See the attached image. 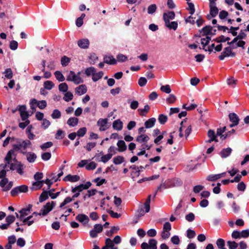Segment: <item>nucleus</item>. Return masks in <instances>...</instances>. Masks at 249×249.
Masks as SVG:
<instances>
[{
  "label": "nucleus",
  "instance_id": "obj_54",
  "mask_svg": "<svg viewBox=\"0 0 249 249\" xmlns=\"http://www.w3.org/2000/svg\"><path fill=\"white\" fill-rule=\"evenodd\" d=\"M65 137V132L61 130L58 129L55 136L56 139H62Z\"/></svg>",
  "mask_w": 249,
  "mask_h": 249
},
{
  "label": "nucleus",
  "instance_id": "obj_49",
  "mask_svg": "<svg viewBox=\"0 0 249 249\" xmlns=\"http://www.w3.org/2000/svg\"><path fill=\"white\" fill-rule=\"evenodd\" d=\"M5 77L7 79H11L13 77V71L10 68L6 69L3 72Z\"/></svg>",
  "mask_w": 249,
  "mask_h": 249
},
{
  "label": "nucleus",
  "instance_id": "obj_25",
  "mask_svg": "<svg viewBox=\"0 0 249 249\" xmlns=\"http://www.w3.org/2000/svg\"><path fill=\"white\" fill-rule=\"evenodd\" d=\"M78 123V119L76 117H71L70 118L68 121L67 124L70 126L74 127L77 125Z\"/></svg>",
  "mask_w": 249,
  "mask_h": 249
},
{
  "label": "nucleus",
  "instance_id": "obj_3",
  "mask_svg": "<svg viewBox=\"0 0 249 249\" xmlns=\"http://www.w3.org/2000/svg\"><path fill=\"white\" fill-rule=\"evenodd\" d=\"M28 191V187L26 185L14 187L10 192V194L12 196H15L20 193H26Z\"/></svg>",
  "mask_w": 249,
  "mask_h": 249
},
{
  "label": "nucleus",
  "instance_id": "obj_42",
  "mask_svg": "<svg viewBox=\"0 0 249 249\" xmlns=\"http://www.w3.org/2000/svg\"><path fill=\"white\" fill-rule=\"evenodd\" d=\"M83 190H86L85 187H84V184H81L75 187L74 188H72L71 189V192L72 193H75V192H77L80 193Z\"/></svg>",
  "mask_w": 249,
  "mask_h": 249
},
{
  "label": "nucleus",
  "instance_id": "obj_9",
  "mask_svg": "<svg viewBox=\"0 0 249 249\" xmlns=\"http://www.w3.org/2000/svg\"><path fill=\"white\" fill-rule=\"evenodd\" d=\"M78 46L82 49H87L89 47V41L88 39L83 38L80 39L77 42Z\"/></svg>",
  "mask_w": 249,
  "mask_h": 249
},
{
  "label": "nucleus",
  "instance_id": "obj_56",
  "mask_svg": "<svg viewBox=\"0 0 249 249\" xmlns=\"http://www.w3.org/2000/svg\"><path fill=\"white\" fill-rule=\"evenodd\" d=\"M18 142V144H14L12 145V148L10 149V151H12V152H13L14 154L15 152L21 150V144L20 143V142Z\"/></svg>",
  "mask_w": 249,
  "mask_h": 249
},
{
  "label": "nucleus",
  "instance_id": "obj_60",
  "mask_svg": "<svg viewBox=\"0 0 249 249\" xmlns=\"http://www.w3.org/2000/svg\"><path fill=\"white\" fill-rule=\"evenodd\" d=\"M187 237L189 239L193 238L195 237L196 233L194 230L189 229L187 230Z\"/></svg>",
  "mask_w": 249,
  "mask_h": 249
},
{
  "label": "nucleus",
  "instance_id": "obj_20",
  "mask_svg": "<svg viewBox=\"0 0 249 249\" xmlns=\"http://www.w3.org/2000/svg\"><path fill=\"white\" fill-rule=\"evenodd\" d=\"M149 140V137L145 134H141L136 138V141L139 143L147 142Z\"/></svg>",
  "mask_w": 249,
  "mask_h": 249
},
{
  "label": "nucleus",
  "instance_id": "obj_50",
  "mask_svg": "<svg viewBox=\"0 0 249 249\" xmlns=\"http://www.w3.org/2000/svg\"><path fill=\"white\" fill-rule=\"evenodd\" d=\"M53 145V143L52 142H47L41 144L40 147L42 150L45 151L47 148L52 147Z\"/></svg>",
  "mask_w": 249,
  "mask_h": 249
},
{
  "label": "nucleus",
  "instance_id": "obj_30",
  "mask_svg": "<svg viewBox=\"0 0 249 249\" xmlns=\"http://www.w3.org/2000/svg\"><path fill=\"white\" fill-rule=\"evenodd\" d=\"M124 161V158L121 156H117L114 157L113 159V163L116 165H118L122 163Z\"/></svg>",
  "mask_w": 249,
  "mask_h": 249
},
{
  "label": "nucleus",
  "instance_id": "obj_41",
  "mask_svg": "<svg viewBox=\"0 0 249 249\" xmlns=\"http://www.w3.org/2000/svg\"><path fill=\"white\" fill-rule=\"evenodd\" d=\"M149 249H157V241L155 239H150L149 240Z\"/></svg>",
  "mask_w": 249,
  "mask_h": 249
},
{
  "label": "nucleus",
  "instance_id": "obj_43",
  "mask_svg": "<svg viewBox=\"0 0 249 249\" xmlns=\"http://www.w3.org/2000/svg\"><path fill=\"white\" fill-rule=\"evenodd\" d=\"M92 182L96 183L97 186H100L103 184H105L107 182V181L105 178L100 179V178H97L93 180Z\"/></svg>",
  "mask_w": 249,
  "mask_h": 249
},
{
  "label": "nucleus",
  "instance_id": "obj_13",
  "mask_svg": "<svg viewBox=\"0 0 249 249\" xmlns=\"http://www.w3.org/2000/svg\"><path fill=\"white\" fill-rule=\"evenodd\" d=\"M213 28L210 25H207L204 27L200 31L202 32V36H207L212 35Z\"/></svg>",
  "mask_w": 249,
  "mask_h": 249
},
{
  "label": "nucleus",
  "instance_id": "obj_63",
  "mask_svg": "<svg viewBox=\"0 0 249 249\" xmlns=\"http://www.w3.org/2000/svg\"><path fill=\"white\" fill-rule=\"evenodd\" d=\"M52 155L50 152H45L41 154V159L44 161L49 160L51 158Z\"/></svg>",
  "mask_w": 249,
  "mask_h": 249
},
{
  "label": "nucleus",
  "instance_id": "obj_64",
  "mask_svg": "<svg viewBox=\"0 0 249 249\" xmlns=\"http://www.w3.org/2000/svg\"><path fill=\"white\" fill-rule=\"evenodd\" d=\"M195 219V215L193 213H190L185 215V219L188 222H192Z\"/></svg>",
  "mask_w": 249,
  "mask_h": 249
},
{
  "label": "nucleus",
  "instance_id": "obj_52",
  "mask_svg": "<svg viewBox=\"0 0 249 249\" xmlns=\"http://www.w3.org/2000/svg\"><path fill=\"white\" fill-rule=\"evenodd\" d=\"M73 97V94L71 92L68 91L66 92L63 97V99L66 102L71 101Z\"/></svg>",
  "mask_w": 249,
  "mask_h": 249
},
{
  "label": "nucleus",
  "instance_id": "obj_40",
  "mask_svg": "<svg viewBox=\"0 0 249 249\" xmlns=\"http://www.w3.org/2000/svg\"><path fill=\"white\" fill-rule=\"evenodd\" d=\"M15 217L14 215H9L5 218V221L6 222V223L5 224L9 227L10 225L15 221Z\"/></svg>",
  "mask_w": 249,
  "mask_h": 249
},
{
  "label": "nucleus",
  "instance_id": "obj_28",
  "mask_svg": "<svg viewBox=\"0 0 249 249\" xmlns=\"http://www.w3.org/2000/svg\"><path fill=\"white\" fill-rule=\"evenodd\" d=\"M150 108V106L148 105H146L144 106L143 108L139 109L138 111L139 112L140 115L141 116H145Z\"/></svg>",
  "mask_w": 249,
  "mask_h": 249
},
{
  "label": "nucleus",
  "instance_id": "obj_29",
  "mask_svg": "<svg viewBox=\"0 0 249 249\" xmlns=\"http://www.w3.org/2000/svg\"><path fill=\"white\" fill-rule=\"evenodd\" d=\"M103 75L104 72L102 71H100L97 73L95 72L92 76V80L93 82H97L101 79Z\"/></svg>",
  "mask_w": 249,
  "mask_h": 249
},
{
  "label": "nucleus",
  "instance_id": "obj_32",
  "mask_svg": "<svg viewBox=\"0 0 249 249\" xmlns=\"http://www.w3.org/2000/svg\"><path fill=\"white\" fill-rule=\"evenodd\" d=\"M211 39V37L208 36H207L205 38H202L201 39V44L203 45L202 49L205 51H207V50L205 49V47L209 43Z\"/></svg>",
  "mask_w": 249,
  "mask_h": 249
},
{
  "label": "nucleus",
  "instance_id": "obj_26",
  "mask_svg": "<svg viewBox=\"0 0 249 249\" xmlns=\"http://www.w3.org/2000/svg\"><path fill=\"white\" fill-rule=\"evenodd\" d=\"M14 155L15 154L12 152V151L9 150L6 157L4 159V161L6 162L4 164H7V166L9 165L12 160V156Z\"/></svg>",
  "mask_w": 249,
  "mask_h": 249
},
{
  "label": "nucleus",
  "instance_id": "obj_27",
  "mask_svg": "<svg viewBox=\"0 0 249 249\" xmlns=\"http://www.w3.org/2000/svg\"><path fill=\"white\" fill-rule=\"evenodd\" d=\"M32 185H33V187H32L31 188V189L32 190H39L43 186L42 181L41 180V181H36L34 182L33 183Z\"/></svg>",
  "mask_w": 249,
  "mask_h": 249
},
{
  "label": "nucleus",
  "instance_id": "obj_45",
  "mask_svg": "<svg viewBox=\"0 0 249 249\" xmlns=\"http://www.w3.org/2000/svg\"><path fill=\"white\" fill-rule=\"evenodd\" d=\"M157 7L155 4H152L149 5L147 8V13L149 14L152 15L157 10Z\"/></svg>",
  "mask_w": 249,
  "mask_h": 249
},
{
  "label": "nucleus",
  "instance_id": "obj_61",
  "mask_svg": "<svg viewBox=\"0 0 249 249\" xmlns=\"http://www.w3.org/2000/svg\"><path fill=\"white\" fill-rule=\"evenodd\" d=\"M220 178L219 175L218 174L215 175H210L207 177V180L210 181H214Z\"/></svg>",
  "mask_w": 249,
  "mask_h": 249
},
{
  "label": "nucleus",
  "instance_id": "obj_48",
  "mask_svg": "<svg viewBox=\"0 0 249 249\" xmlns=\"http://www.w3.org/2000/svg\"><path fill=\"white\" fill-rule=\"evenodd\" d=\"M167 116L162 114H160L158 117V121L161 124H164L167 121Z\"/></svg>",
  "mask_w": 249,
  "mask_h": 249
},
{
  "label": "nucleus",
  "instance_id": "obj_6",
  "mask_svg": "<svg viewBox=\"0 0 249 249\" xmlns=\"http://www.w3.org/2000/svg\"><path fill=\"white\" fill-rule=\"evenodd\" d=\"M31 104H36L41 109H44L47 106V102L45 100L37 101L36 99H32L30 101Z\"/></svg>",
  "mask_w": 249,
  "mask_h": 249
},
{
  "label": "nucleus",
  "instance_id": "obj_46",
  "mask_svg": "<svg viewBox=\"0 0 249 249\" xmlns=\"http://www.w3.org/2000/svg\"><path fill=\"white\" fill-rule=\"evenodd\" d=\"M61 115V112L58 109H55L53 110L51 117L53 119H56L60 118Z\"/></svg>",
  "mask_w": 249,
  "mask_h": 249
},
{
  "label": "nucleus",
  "instance_id": "obj_34",
  "mask_svg": "<svg viewBox=\"0 0 249 249\" xmlns=\"http://www.w3.org/2000/svg\"><path fill=\"white\" fill-rule=\"evenodd\" d=\"M230 38L229 37H225L223 35H221L218 37H217L213 39V40L217 43L225 42L226 41H229Z\"/></svg>",
  "mask_w": 249,
  "mask_h": 249
},
{
  "label": "nucleus",
  "instance_id": "obj_51",
  "mask_svg": "<svg viewBox=\"0 0 249 249\" xmlns=\"http://www.w3.org/2000/svg\"><path fill=\"white\" fill-rule=\"evenodd\" d=\"M117 60L120 62H125L127 60V56L122 54L119 53L116 56Z\"/></svg>",
  "mask_w": 249,
  "mask_h": 249
},
{
  "label": "nucleus",
  "instance_id": "obj_10",
  "mask_svg": "<svg viewBox=\"0 0 249 249\" xmlns=\"http://www.w3.org/2000/svg\"><path fill=\"white\" fill-rule=\"evenodd\" d=\"M75 92L79 95L86 93L87 91V88L85 85H81L75 89Z\"/></svg>",
  "mask_w": 249,
  "mask_h": 249
},
{
  "label": "nucleus",
  "instance_id": "obj_19",
  "mask_svg": "<svg viewBox=\"0 0 249 249\" xmlns=\"http://www.w3.org/2000/svg\"><path fill=\"white\" fill-rule=\"evenodd\" d=\"M118 147V151L120 152H122L126 150L127 148L125 142L123 140H119L117 143Z\"/></svg>",
  "mask_w": 249,
  "mask_h": 249
},
{
  "label": "nucleus",
  "instance_id": "obj_17",
  "mask_svg": "<svg viewBox=\"0 0 249 249\" xmlns=\"http://www.w3.org/2000/svg\"><path fill=\"white\" fill-rule=\"evenodd\" d=\"M232 151V149L230 147L223 149L220 152L219 154L222 158H226L229 157Z\"/></svg>",
  "mask_w": 249,
  "mask_h": 249
},
{
  "label": "nucleus",
  "instance_id": "obj_11",
  "mask_svg": "<svg viewBox=\"0 0 249 249\" xmlns=\"http://www.w3.org/2000/svg\"><path fill=\"white\" fill-rule=\"evenodd\" d=\"M104 62L109 65H115L117 63V60L112 55H105L104 57Z\"/></svg>",
  "mask_w": 249,
  "mask_h": 249
},
{
  "label": "nucleus",
  "instance_id": "obj_1",
  "mask_svg": "<svg viewBox=\"0 0 249 249\" xmlns=\"http://www.w3.org/2000/svg\"><path fill=\"white\" fill-rule=\"evenodd\" d=\"M80 72H78L77 74L72 71H71L69 75L67 77V81H72L74 84L78 85L83 82V79L80 76Z\"/></svg>",
  "mask_w": 249,
  "mask_h": 249
},
{
  "label": "nucleus",
  "instance_id": "obj_14",
  "mask_svg": "<svg viewBox=\"0 0 249 249\" xmlns=\"http://www.w3.org/2000/svg\"><path fill=\"white\" fill-rule=\"evenodd\" d=\"M80 179V177L78 175H68L63 179L64 181H69L74 182L78 181Z\"/></svg>",
  "mask_w": 249,
  "mask_h": 249
},
{
  "label": "nucleus",
  "instance_id": "obj_24",
  "mask_svg": "<svg viewBox=\"0 0 249 249\" xmlns=\"http://www.w3.org/2000/svg\"><path fill=\"white\" fill-rule=\"evenodd\" d=\"M49 195L48 191L46 190H43L39 197V202L42 203L48 199L49 198Z\"/></svg>",
  "mask_w": 249,
  "mask_h": 249
},
{
  "label": "nucleus",
  "instance_id": "obj_62",
  "mask_svg": "<svg viewBox=\"0 0 249 249\" xmlns=\"http://www.w3.org/2000/svg\"><path fill=\"white\" fill-rule=\"evenodd\" d=\"M160 90L166 93H170L171 91L170 86L169 85H166L165 86H162L160 89Z\"/></svg>",
  "mask_w": 249,
  "mask_h": 249
},
{
  "label": "nucleus",
  "instance_id": "obj_55",
  "mask_svg": "<svg viewBox=\"0 0 249 249\" xmlns=\"http://www.w3.org/2000/svg\"><path fill=\"white\" fill-rule=\"evenodd\" d=\"M96 145V143L95 142H88L87 145L84 146V148L89 152L92 149L94 148Z\"/></svg>",
  "mask_w": 249,
  "mask_h": 249
},
{
  "label": "nucleus",
  "instance_id": "obj_39",
  "mask_svg": "<svg viewBox=\"0 0 249 249\" xmlns=\"http://www.w3.org/2000/svg\"><path fill=\"white\" fill-rule=\"evenodd\" d=\"M25 168L24 165L21 163V162H18V164L17 165V167L16 169L17 170V172L20 175H23V169Z\"/></svg>",
  "mask_w": 249,
  "mask_h": 249
},
{
  "label": "nucleus",
  "instance_id": "obj_47",
  "mask_svg": "<svg viewBox=\"0 0 249 249\" xmlns=\"http://www.w3.org/2000/svg\"><path fill=\"white\" fill-rule=\"evenodd\" d=\"M58 89L60 91L66 92L68 89V85L66 83H62L59 85Z\"/></svg>",
  "mask_w": 249,
  "mask_h": 249
},
{
  "label": "nucleus",
  "instance_id": "obj_7",
  "mask_svg": "<svg viewBox=\"0 0 249 249\" xmlns=\"http://www.w3.org/2000/svg\"><path fill=\"white\" fill-rule=\"evenodd\" d=\"M107 119L100 118L97 121V124L98 126H100V131H105L107 128V127H106V125L107 123Z\"/></svg>",
  "mask_w": 249,
  "mask_h": 249
},
{
  "label": "nucleus",
  "instance_id": "obj_38",
  "mask_svg": "<svg viewBox=\"0 0 249 249\" xmlns=\"http://www.w3.org/2000/svg\"><path fill=\"white\" fill-rule=\"evenodd\" d=\"M70 61V58L64 55L61 58V64L63 67H66L68 65Z\"/></svg>",
  "mask_w": 249,
  "mask_h": 249
},
{
  "label": "nucleus",
  "instance_id": "obj_18",
  "mask_svg": "<svg viewBox=\"0 0 249 249\" xmlns=\"http://www.w3.org/2000/svg\"><path fill=\"white\" fill-rule=\"evenodd\" d=\"M7 166V164L3 163L0 164V178H5L7 172L8 171V170H6Z\"/></svg>",
  "mask_w": 249,
  "mask_h": 249
},
{
  "label": "nucleus",
  "instance_id": "obj_57",
  "mask_svg": "<svg viewBox=\"0 0 249 249\" xmlns=\"http://www.w3.org/2000/svg\"><path fill=\"white\" fill-rule=\"evenodd\" d=\"M218 13V9L217 7L210 8V14L213 18H214Z\"/></svg>",
  "mask_w": 249,
  "mask_h": 249
},
{
  "label": "nucleus",
  "instance_id": "obj_21",
  "mask_svg": "<svg viewBox=\"0 0 249 249\" xmlns=\"http://www.w3.org/2000/svg\"><path fill=\"white\" fill-rule=\"evenodd\" d=\"M142 148L140 149L141 151L137 153V155L138 156H142L145 154V149L150 150L151 147V145H148L146 143L142 144Z\"/></svg>",
  "mask_w": 249,
  "mask_h": 249
},
{
  "label": "nucleus",
  "instance_id": "obj_33",
  "mask_svg": "<svg viewBox=\"0 0 249 249\" xmlns=\"http://www.w3.org/2000/svg\"><path fill=\"white\" fill-rule=\"evenodd\" d=\"M96 72V69L93 67H90L85 70V73L87 76L93 75Z\"/></svg>",
  "mask_w": 249,
  "mask_h": 249
},
{
  "label": "nucleus",
  "instance_id": "obj_22",
  "mask_svg": "<svg viewBox=\"0 0 249 249\" xmlns=\"http://www.w3.org/2000/svg\"><path fill=\"white\" fill-rule=\"evenodd\" d=\"M156 120L155 118H151L146 121L144 123V126L146 128L152 127L155 124Z\"/></svg>",
  "mask_w": 249,
  "mask_h": 249
},
{
  "label": "nucleus",
  "instance_id": "obj_53",
  "mask_svg": "<svg viewBox=\"0 0 249 249\" xmlns=\"http://www.w3.org/2000/svg\"><path fill=\"white\" fill-rule=\"evenodd\" d=\"M86 127H83L79 129L76 133L77 134V136H78L79 137H83L86 134Z\"/></svg>",
  "mask_w": 249,
  "mask_h": 249
},
{
  "label": "nucleus",
  "instance_id": "obj_44",
  "mask_svg": "<svg viewBox=\"0 0 249 249\" xmlns=\"http://www.w3.org/2000/svg\"><path fill=\"white\" fill-rule=\"evenodd\" d=\"M113 154L111 153H108L106 155H103L100 161L106 163L112 157Z\"/></svg>",
  "mask_w": 249,
  "mask_h": 249
},
{
  "label": "nucleus",
  "instance_id": "obj_58",
  "mask_svg": "<svg viewBox=\"0 0 249 249\" xmlns=\"http://www.w3.org/2000/svg\"><path fill=\"white\" fill-rule=\"evenodd\" d=\"M96 166L97 163L94 161H91L89 164H87L86 169L88 170H93L96 168Z\"/></svg>",
  "mask_w": 249,
  "mask_h": 249
},
{
  "label": "nucleus",
  "instance_id": "obj_4",
  "mask_svg": "<svg viewBox=\"0 0 249 249\" xmlns=\"http://www.w3.org/2000/svg\"><path fill=\"white\" fill-rule=\"evenodd\" d=\"M56 203L55 201H52L51 203L47 202L43 208L40 210L42 216L46 215L50 212L55 206Z\"/></svg>",
  "mask_w": 249,
  "mask_h": 249
},
{
  "label": "nucleus",
  "instance_id": "obj_37",
  "mask_svg": "<svg viewBox=\"0 0 249 249\" xmlns=\"http://www.w3.org/2000/svg\"><path fill=\"white\" fill-rule=\"evenodd\" d=\"M119 230V227L113 226L112 227L109 231H107L106 232V235L107 236H111L113 233L117 232Z\"/></svg>",
  "mask_w": 249,
  "mask_h": 249
},
{
  "label": "nucleus",
  "instance_id": "obj_5",
  "mask_svg": "<svg viewBox=\"0 0 249 249\" xmlns=\"http://www.w3.org/2000/svg\"><path fill=\"white\" fill-rule=\"evenodd\" d=\"M20 153L23 155H26L27 160L30 163L35 162L37 158L36 154L33 152H26V151L21 150L20 151Z\"/></svg>",
  "mask_w": 249,
  "mask_h": 249
},
{
  "label": "nucleus",
  "instance_id": "obj_23",
  "mask_svg": "<svg viewBox=\"0 0 249 249\" xmlns=\"http://www.w3.org/2000/svg\"><path fill=\"white\" fill-rule=\"evenodd\" d=\"M32 205L29 204L26 208H22L19 211L21 213V217H24L28 214V212H30L32 210Z\"/></svg>",
  "mask_w": 249,
  "mask_h": 249
},
{
  "label": "nucleus",
  "instance_id": "obj_12",
  "mask_svg": "<svg viewBox=\"0 0 249 249\" xmlns=\"http://www.w3.org/2000/svg\"><path fill=\"white\" fill-rule=\"evenodd\" d=\"M170 184L169 187H178L180 186L183 184L182 181L178 178H174L169 181Z\"/></svg>",
  "mask_w": 249,
  "mask_h": 249
},
{
  "label": "nucleus",
  "instance_id": "obj_16",
  "mask_svg": "<svg viewBox=\"0 0 249 249\" xmlns=\"http://www.w3.org/2000/svg\"><path fill=\"white\" fill-rule=\"evenodd\" d=\"M229 120L232 123L239 124L240 119L238 115L235 113H230L229 114Z\"/></svg>",
  "mask_w": 249,
  "mask_h": 249
},
{
  "label": "nucleus",
  "instance_id": "obj_8",
  "mask_svg": "<svg viewBox=\"0 0 249 249\" xmlns=\"http://www.w3.org/2000/svg\"><path fill=\"white\" fill-rule=\"evenodd\" d=\"M76 220L83 223L84 225L87 224L89 221V217L85 214H78L75 218Z\"/></svg>",
  "mask_w": 249,
  "mask_h": 249
},
{
  "label": "nucleus",
  "instance_id": "obj_35",
  "mask_svg": "<svg viewBox=\"0 0 249 249\" xmlns=\"http://www.w3.org/2000/svg\"><path fill=\"white\" fill-rule=\"evenodd\" d=\"M54 74L56 79L59 82H63L65 80V77L61 71H57L54 72Z\"/></svg>",
  "mask_w": 249,
  "mask_h": 249
},
{
  "label": "nucleus",
  "instance_id": "obj_31",
  "mask_svg": "<svg viewBox=\"0 0 249 249\" xmlns=\"http://www.w3.org/2000/svg\"><path fill=\"white\" fill-rule=\"evenodd\" d=\"M216 244L219 249H227L225 248V242L224 239L222 238L218 239Z\"/></svg>",
  "mask_w": 249,
  "mask_h": 249
},
{
  "label": "nucleus",
  "instance_id": "obj_2",
  "mask_svg": "<svg viewBox=\"0 0 249 249\" xmlns=\"http://www.w3.org/2000/svg\"><path fill=\"white\" fill-rule=\"evenodd\" d=\"M232 46H228L225 47L223 51L221 53V54L219 55L218 58L220 60H223L226 57L231 56V57H234L236 55L235 53L232 51Z\"/></svg>",
  "mask_w": 249,
  "mask_h": 249
},
{
  "label": "nucleus",
  "instance_id": "obj_59",
  "mask_svg": "<svg viewBox=\"0 0 249 249\" xmlns=\"http://www.w3.org/2000/svg\"><path fill=\"white\" fill-rule=\"evenodd\" d=\"M227 246L229 247V249H236L238 244L235 241H228L227 242Z\"/></svg>",
  "mask_w": 249,
  "mask_h": 249
},
{
  "label": "nucleus",
  "instance_id": "obj_15",
  "mask_svg": "<svg viewBox=\"0 0 249 249\" xmlns=\"http://www.w3.org/2000/svg\"><path fill=\"white\" fill-rule=\"evenodd\" d=\"M123 127V123L120 119H117L113 122L112 127L114 129L119 131L122 129Z\"/></svg>",
  "mask_w": 249,
  "mask_h": 249
},
{
  "label": "nucleus",
  "instance_id": "obj_36",
  "mask_svg": "<svg viewBox=\"0 0 249 249\" xmlns=\"http://www.w3.org/2000/svg\"><path fill=\"white\" fill-rule=\"evenodd\" d=\"M43 86L44 89L48 90H51L54 87V84L52 81L47 80L44 82Z\"/></svg>",
  "mask_w": 249,
  "mask_h": 249
}]
</instances>
